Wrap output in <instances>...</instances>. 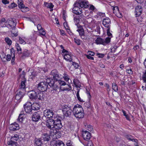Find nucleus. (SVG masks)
Segmentation results:
<instances>
[{"label":"nucleus","instance_id":"f257e3e1","mask_svg":"<svg viewBox=\"0 0 146 146\" xmlns=\"http://www.w3.org/2000/svg\"><path fill=\"white\" fill-rule=\"evenodd\" d=\"M30 92L31 93L29 94V96L31 99H37L38 101H40L41 102L44 100L45 95L43 92L35 89Z\"/></svg>","mask_w":146,"mask_h":146},{"label":"nucleus","instance_id":"f03ea898","mask_svg":"<svg viewBox=\"0 0 146 146\" xmlns=\"http://www.w3.org/2000/svg\"><path fill=\"white\" fill-rule=\"evenodd\" d=\"M62 78L61 74L57 76L53 77L52 78H47L48 82H50V85L52 86L53 90H51L52 92L53 91V92H54V90L56 91L57 90L58 88L57 83Z\"/></svg>","mask_w":146,"mask_h":146},{"label":"nucleus","instance_id":"7ed1b4c3","mask_svg":"<svg viewBox=\"0 0 146 146\" xmlns=\"http://www.w3.org/2000/svg\"><path fill=\"white\" fill-rule=\"evenodd\" d=\"M73 115L76 118H82L84 116L83 110L81 105L77 104L74 106L72 110Z\"/></svg>","mask_w":146,"mask_h":146},{"label":"nucleus","instance_id":"20e7f679","mask_svg":"<svg viewBox=\"0 0 146 146\" xmlns=\"http://www.w3.org/2000/svg\"><path fill=\"white\" fill-rule=\"evenodd\" d=\"M72 105L67 103L62 106V111L63 116L66 117H70L71 115L72 110Z\"/></svg>","mask_w":146,"mask_h":146},{"label":"nucleus","instance_id":"39448f33","mask_svg":"<svg viewBox=\"0 0 146 146\" xmlns=\"http://www.w3.org/2000/svg\"><path fill=\"white\" fill-rule=\"evenodd\" d=\"M46 80V82L42 81L40 82L38 84L37 86L35 87L34 89L44 92L47 90L48 87V85L52 88V86H51L50 85V82H48L47 78Z\"/></svg>","mask_w":146,"mask_h":146},{"label":"nucleus","instance_id":"423d86ee","mask_svg":"<svg viewBox=\"0 0 146 146\" xmlns=\"http://www.w3.org/2000/svg\"><path fill=\"white\" fill-rule=\"evenodd\" d=\"M54 118H49L46 121V126L47 128L50 130V133L52 134V133H53L56 136L57 134H58V133H57V131L56 130L53 129L54 128Z\"/></svg>","mask_w":146,"mask_h":146},{"label":"nucleus","instance_id":"0eeeda50","mask_svg":"<svg viewBox=\"0 0 146 146\" xmlns=\"http://www.w3.org/2000/svg\"><path fill=\"white\" fill-rule=\"evenodd\" d=\"M62 118L61 117L58 116L56 118L54 116V128L57 129H60L62 127L61 119Z\"/></svg>","mask_w":146,"mask_h":146},{"label":"nucleus","instance_id":"6e6552de","mask_svg":"<svg viewBox=\"0 0 146 146\" xmlns=\"http://www.w3.org/2000/svg\"><path fill=\"white\" fill-rule=\"evenodd\" d=\"M110 42V38L108 37L105 39H103L100 37H98L96 40V43L97 44H102L106 45Z\"/></svg>","mask_w":146,"mask_h":146},{"label":"nucleus","instance_id":"1a4fd4ad","mask_svg":"<svg viewBox=\"0 0 146 146\" xmlns=\"http://www.w3.org/2000/svg\"><path fill=\"white\" fill-rule=\"evenodd\" d=\"M19 138V135L17 134H15L14 136L11 137L10 140L7 141V143L8 145H10V146H16L17 144L16 141Z\"/></svg>","mask_w":146,"mask_h":146},{"label":"nucleus","instance_id":"9d476101","mask_svg":"<svg viewBox=\"0 0 146 146\" xmlns=\"http://www.w3.org/2000/svg\"><path fill=\"white\" fill-rule=\"evenodd\" d=\"M43 115L42 112L40 111L34 112L32 115V121L35 122L38 121Z\"/></svg>","mask_w":146,"mask_h":146},{"label":"nucleus","instance_id":"9b49d317","mask_svg":"<svg viewBox=\"0 0 146 146\" xmlns=\"http://www.w3.org/2000/svg\"><path fill=\"white\" fill-rule=\"evenodd\" d=\"M25 92L24 90L19 89L15 92V99L17 100H21L25 96Z\"/></svg>","mask_w":146,"mask_h":146},{"label":"nucleus","instance_id":"f8f14e48","mask_svg":"<svg viewBox=\"0 0 146 146\" xmlns=\"http://www.w3.org/2000/svg\"><path fill=\"white\" fill-rule=\"evenodd\" d=\"M75 5H78L79 6L82 8H87L88 7V3L86 0H80L76 2Z\"/></svg>","mask_w":146,"mask_h":146},{"label":"nucleus","instance_id":"ddd939ff","mask_svg":"<svg viewBox=\"0 0 146 146\" xmlns=\"http://www.w3.org/2000/svg\"><path fill=\"white\" fill-rule=\"evenodd\" d=\"M43 114L44 116L48 118H54V116H55L53 111L50 110L46 109L45 110Z\"/></svg>","mask_w":146,"mask_h":146},{"label":"nucleus","instance_id":"4468645a","mask_svg":"<svg viewBox=\"0 0 146 146\" xmlns=\"http://www.w3.org/2000/svg\"><path fill=\"white\" fill-rule=\"evenodd\" d=\"M23 107L25 112L27 113H30L31 112L32 109V104L29 102H27L24 105Z\"/></svg>","mask_w":146,"mask_h":146},{"label":"nucleus","instance_id":"2eb2a0df","mask_svg":"<svg viewBox=\"0 0 146 146\" xmlns=\"http://www.w3.org/2000/svg\"><path fill=\"white\" fill-rule=\"evenodd\" d=\"M76 2L74 4V7L73 8V12L77 15H79L82 13V9L80 8L78 5H75Z\"/></svg>","mask_w":146,"mask_h":146},{"label":"nucleus","instance_id":"dca6fc26","mask_svg":"<svg viewBox=\"0 0 146 146\" xmlns=\"http://www.w3.org/2000/svg\"><path fill=\"white\" fill-rule=\"evenodd\" d=\"M82 136L84 139L86 141H88L91 137V134L89 131H82Z\"/></svg>","mask_w":146,"mask_h":146},{"label":"nucleus","instance_id":"f3484780","mask_svg":"<svg viewBox=\"0 0 146 146\" xmlns=\"http://www.w3.org/2000/svg\"><path fill=\"white\" fill-rule=\"evenodd\" d=\"M136 17H138L141 15L143 11L142 7L141 5L137 6L135 8Z\"/></svg>","mask_w":146,"mask_h":146},{"label":"nucleus","instance_id":"a211bd4d","mask_svg":"<svg viewBox=\"0 0 146 146\" xmlns=\"http://www.w3.org/2000/svg\"><path fill=\"white\" fill-rule=\"evenodd\" d=\"M19 129V125L15 122L11 124L9 127V129L12 131H15Z\"/></svg>","mask_w":146,"mask_h":146},{"label":"nucleus","instance_id":"6ab92c4d","mask_svg":"<svg viewBox=\"0 0 146 146\" xmlns=\"http://www.w3.org/2000/svg\"><path fill=\"white\" fill-rule=\"evenodd\" d=\"M7 22L8 25L12 28H14L16 25V22L15 20H13V19H11V20L7 19Z\"/></svg>","mask_w":146,"mask_h":146},{"label":"nucleus","instance_id":"aec40b11","mask_svg":"<svg viewBox=\"0 0 146 146\" xmlns=\"http://www.w3.org/2000/svg\"><path fill=\"white\" fill-rule=\"evenodd\" d=\"M102 24L105 27L107 28H110L111 24L110 19H104Z\"/></svg>","mask_w":146,"mask_h":146},{"label":"nucleus","instance_id":"412c9836","mask_svg":"<svg viewBox=\"0 0 146 146\" xmlns=\"http://www.w3.org/2000/svg\"><path fill=\"white\" fill-rule=\"evenodd\" d=\"M42 139L44 141H48L50 139V135L47 133H43L42 135Z\"/></svg>","mask_w":146,"mask_h":146},{"label":"nucleus","instance_id":"4be33fe9","mask_svg":"<svg viewBox=\"0 0 146 146\" xmlns=\"http://www.w3.org/2000/svg\"><path fill=\"white\" fill-rule=\"evenodd\" d=\"M26 82V80H24L22 81L21 85L19 86V89L21 90H24L25 92V91L26 85L25 83Z\"/></svg>","mask_w":146,"mask_h":146},{"label":"nucleus","instance_id":"5701e85b","mask_svg":"<svg viewBox=\"0 0 146 146\" xmlns=\"http://www.w3.org/2000/svg\"><path fill=\"white\" fill-rule=\"evenodd\" d=\"M44 5L47 8H49L51 9L50 11H52L53 10V8L54 5L51 3H47L44 2Z\"/></svg>","mask_w":146,"mask_h":146},{"label":"nucleus","instance_id":"b1692460","mask_svg":"<svg viewBox=\"0 0 146 146\" xmlns=\"http://www.w3.org/2000/svg\"><path fill=\"white\" fill-rule=\"evenodd\" d=\"M69 54V52L68 53L65 54L64 55V58L66 61L71 62L72 61V59Z\"/></svg>","mask_w":146,"mask_h":146},{"label":"nucleus","instance_id":"393cba45","mask_svg":"<svg viewBox=\"0 0 146 146\" xmlns=\"http://www.w3.org/2000/svg\"><path fill=\"white\" fill-rule=\"evenodd\" d=\"M32 107L33 110H37L40 109V105L37 103H35L32 104Z\"/></svg>","mask_w":146,"mask_h":146},{"label":"nucleus","instance_id":"a878e982","mask_svg":"<svg viewBox=\"0 0 146 146\" xmlns=\"http://www.w3.org/2000/svg\"><path fill=\"white\" fill-rule=\"evenodd\" d=\"M24 114L22 113L21 112L19 114L17 119V121L18 122L21 123L22 122L24 119Z\"/></svg>","mask_w":146,"mask_h":146},{"label":"nucleus","instance_id":"bb28decb","mask_svg":"<svg viewBox=\"0 0 146 146\" xmlns=\"http://www.w3.org/2000/svg\"><path fill=\"white\" fill-rule=\"evenodd\" d=\"M125 137L129 141H131L133 142H135L137 143V140L136 139H134L133 138V137L130 135H126L125 136Z\"/></svg>","mask_w":146,"mask_h":146},{"label":"nucleus","instance_id":"cd10ccee","mask_svg":"<svg viewBox=\"0 0 146 146\" xmlns=\"http://www.w3.org/2000/svg\"><path fill=\"white\" fill-rule=\"evenodd\" d=\"M74 20L75 25L78 28L79 27V26H82L80 25V23L82 22L81 19H74Z\"/></svg>","mask_w":146,"mask_h":146},{"label":"nucleus","instance_id":"c85d7f7f","mask_svg":"<svg viewBox=\"0 0 146 146\" xmlns=\"http://www.w3.org/2000/svg\"><path fill=\"white\" fill-rule=\"evenodd\" d=\"M78 28V29L77 30V31L79 32L80 36L84 35L85 33L82 26H79V27Z\"/></svg>","mask_w":146,"mask_h":146},{"label":"nucleus","instance_id":"c756f323","mask_svg":"<svg viewBox=\"0 0 146 146\" xmlns=\"http://www.w3.org/2000/svg\"><path fill=\"white\" fill-rule=\"evenodd\" d=\"M30 55V53L29 51L27 50H25L23 51L21 57L22 58H24L25 57H28Z\"/></svg>","mask_w":146,"mask_h":146},{"label":"nucleus","instance_id":"7c9ffc66","mask_svg":"<svg viewBox=\"0 0 146 146\" xmlns=\"http://www.w3.org/2000/svg\"><path fill=\"white\" fill-rule=\"evenodd\" d=\"M35 146H41L42 144L41 140L40 139L35 138Z\"/></svg>","mask_w":146,"mask_h":146},{"label":"nucleus","instance_id":"2f4dec72","mask_svg":"<svg viewBox=\"0 0 146 146\" xmlns=\"http://www.w3.org/2000/svg\"><path fill=\"white\" fill-rule=\"evenodd\" d=\"M96 17L95 18H102L104 17H105V13L99 12L97 14V15L96 16Z\"/></svg>","mask_w":146,"mask_h":146},{"label":"nucleus","instance_id":"473e14b6","mask_svg":"<svg viewBox=\"0 0 146 146\" xmlns=\"http://www.w3.org/2000/svg\"><path fill=\"white\" fill-rule=\"evenodd\" d=\"M37 74V72L35 71H33L31 72V74L30 75V78L33 79L35 78Z\"/></svg>","mask_w":146,"mask_h":146},{"label":"nucleus","instance_id":"72a5a7b5","mask_svg":"<svg viewBox=\"0 0 146 146\" xmlns=\"http://www.w3.org/2000/svg\"><path fill=\"white\" fill-rule=\"evenodd\" d=\"M112 89L114 91L117 92L118 91V86L117 84L115 83H113L112 84Z\"/></svg>","mask_w":146,"mask_h":146},{"label":"nucleus","instance_id":"f704fd0d","mask_svg":"<svg viewBox=\"0 0 146 146\" xmlns=\"http://www.w3.org/2000/svg\"><path fill=\"white\" fill-rule=\"evenodd\" d=\"M63 75V78L66 81H68L70 79L69 76L65 72L64 73Z\"/></svg>","mask_w":146,"mask_h":146},{"label":"nucleus","instance_id":"c9c22d12","mask_svg":"<svg viewBox=\"0 0 146 146\" xmlns=\"http://www.w3.org/2000/svg\"><path fill=\"white\" fill-rule=\"evenodd\" d=\"M5 42L7 43V44L10 46L12 43V41L9 37H6L5 39Z\"/></svg>","mask_w":146,"mask_h":146},{"label":"nucleus","instance_id":"e433bc0d","mask_svg":"<svg viewBox=\"0 0 146 146\" xmlns=\"http://www.w3.org/2000/svg\"><path fill=\"white\" fill-rule=\"evenodd\" d=\"M122 112L123 113V115L125 116V117L126 118V119L129 121L130 120V117L129 115L127 114L125 111L124 110H122Z\"/></svg>","mask_w":146,"mask_h":146},{"label":"nucleus","instance_id":"4c0bfd02","mask_svg":"<svg viewBox=\"0 0 146 146\" xmlns=\"http://www.w3.org/2000/svg\"><path fill=\"white\" fill-rule=\"evenodd\" d=\"M78 91L76 93V96L78 100L80 102H84V101H83L80 98V96H79V92H80V90L78 89Z\"/></svg>","mask_w":146,"mask_h":146},{"label":"nucleus","instance_id":"58836bf2","mask_svg":"<svg viewBox=\"0 0 146 146\" xmlns=\"http://www.w3.org/2000/svg\"><path fill=\"white\" fill-rule=\"evenodd\" d=\"M142 78L143 82L146 83V70L143 72Z\"/></svg>","mask_w":146,"mask_h":146},{"label":"nucleus","instance_id":"ea45409f","mask_svg":"<svg viewBox=\"0 0 146 146\" xmlns=\"http://www.w3.org/2000/svg\"><path fill=\"white\" fill-rule=\"evenodd\" d=\"M15 46L16 47L17 51L19 52L20 51L21 52L22 51V49L21 48L20 45L18 43H16L15 44ZM20 53H21V52H20Z\"/></svg>","mask_w":146,"mask_h":146},{"label":"nucleus","instance_id":"a19ab883","mask_svg":"<svg viewBox=\"0 0 146 146\" xmlns=\"http://www.w3.org/2000/svg\"><path fill=\"white\" fill-rule=\"evenodd\" d=\"M58 140L57 139L56 140L53 139L50 142V145L51 146H56Z\"/></svg>","mask_w":146,"mask_h":146},{"label":"nucleus","instance_id":"79ce46f5","mask_svg":"<svg viewBox=\"0 0 146 146\" xmlns=\"http://www.w3.org/2000/svg\"><path fill=\"white\" fill-rule=\"evenodd\" d=\"M57 83L58 86L59 84L61 86H65L66 85V83L64 81L61 80V79Z\"/></svg>","mask_w":146,"mask_h":146},{"label":"nucleus","instance_id":"37998d69","mask_svg":"<svg viewBox=\"0 0 146 146\" xmlns=\"http://www.w3.org/2000/svg\"><path fill=\"white\" fill-rule=\"evenodd\" d=\"M18 31H17V30L15 29V28L12 29L11 33L13 34L15 36H16L18 35Z\"/></svg>","mask_w":146,"mask_h":146},{"label":"nucleus","instance_id":"c03bdc74","mask_svg":"<svg viewBox=\"0 0 146 146\" xmlns=\"http://www.w3.org/2000/svg\"><path fill=\"white\" fill-rule=\"evenodd\" d=\"M58 73H59V72L58 70L56 69H54L51 71L50 73V75L53 76Z\"/></svg>","mask_w":146,"mask_h":146},{"label":"nucleus","instance_id":"a18cd8bd","mask_svg":"<svg viewBox=\"0 0 146 146\" xmlns=\"http://www.w3.org/2000/svg\"><path fill=\"white\" fill-rule=\"evenodd\" d=\"M110 28H108L107 30V33L109 37L110 38H111L112 37V34L110 32Z\"/></svg>","mask_w":146,"mask_h":146},{"label":"nucleus","instance_id":"49530a36","mask_svg":"<svg viewBox=\"0 0 146 146\" xmlns=\"http://www.w3.org/2000/svg\"><path fill=\"white\" fill-rule=\"evenodd\" d=\"M66 144L67 146H74L73 142L70 140L67 141Z\"/></svg>","mask_w":146,"mask_h":146},{"label":"nucleus","instance_id":"de8ad7c7","mask_svg":"<svg viewBox=\"0 0 146 146\" xmlns=\"http://www.w3.org/2000/svg\"><path fill=\"white\" fill-rule=\"evenodd\" d=\"M64 144L62 141H58V142L56 146H64Z\"/></svg>","mask_w":146,"mask_h":146},{"label":"nucleus","instance_id":"09e8293b","mask_svg":"<svg viewBox=\"0 0 146 146\" xmlns=\"http://www.w3.org/2000/svg\"><path fill=\"white\" fill-rule=\"evenodd\" d=\"M86 93L88 96V100H90L91 98V96L90 94V90L86 89Z\"/></svg>","mask_w":146,"mask_h":146},{"label":"nucleus","instance_id":"8fccbe9b","mask_svg":"<svg viewBox=\"0 0 146 146\" xmlns=\"http://www.w3.org/2000/svg\"><path fill=\"white\" fill-rule=\"evenodd\" d=\"M90 100H89V101L88 102L85 103L84 104V106L87 108H89L90 106L91 105L90 102Z\"/></svg>","mask_w":146,"mask_h":146},{"label":"nucleus","instance_id":"3c124183","mask_svg":"<svg viewBox=\"0 0 146 146\" xmlns=\"http://www.w3.org/2000/svg\"><path fill=\"white\" fill-rule=\"evenodd\" d=\"M72 64L73 66H74V68L75 69H77L79 66V65L77 63L75 62H72Z\"/></svg>","mask_w":146,"mask_h":146},{"label":"nucleus","instance_id":"603ef678","mask_svg":"<svg viewBox=\"0 0 146 146\" xmlns=\"http://www.w3.org/2000/svg\"><path fill=\"white\" fill-rule=\"evenodd\" d=\"M40 31L39 32V35H40V36H45L46 33L45 31L42 29V31Z\"/></svg>","mask_w":146,"mask_h":146},{"label":"nucleus","instance_id":"864d4df0","mask_svg":"<svg viewBox=\"0 0 146 146\" xmlns=\"http://www.w3.org/2000/svg\"><path fill=\"white\" fill-rule=\"evenodd\" d=\"M19 42L21 44H25L26 43L25 41L21 37H19Z\"/></svg>","mask_w":146,"mask_h":146},{"label":"nucleus","instance_id":"5fc2aeb1","mask_svg":"<svg viewBox=\"0 0 146 146\" xmlns=\"http://www.w3.org/2000/svg\"><path fill=\"white\" fill-rule=\"evenodd\" d=\"M64 20L65 21V22L64 23V27L66 29H68L69 28V27L68 24L67 22L66 21V19H64Z\"/></svg>","mask_w":146,"mask_h":146},{"label":"nucleus","instance_id":"6e6d98bb","mask_svg":"<svg viewBox=\"0 0 146 146\" xmlns=\"http://www.w3.org/2000/svg\"><path fill=\"white\" fill-rule=\"evenodd\" d=\"M74 42L78 45H79L80 44V40L79 39L75 38L74 40Z\"/></svg>","mask_w":146,"mask_h":146},{"label":"nucleus","instance_id":"4d7b16f0","mask_svg":"<svg viewBox=\"0 0 146 146\" xmlns=\"http://www.w3.org/2000/svg\"><path fill=\"white\" fill-rule=\"evenodd\" d=\"M11 55L12 56H14V55H15V50H14V48H12L11 49Z\"/></svg>","mask_w":146,"mask_h":146},{"label":"nucleus","instance_id":"13d9d810","mask_svg":"<svg viewBox=\"0 0 146 146\" xmlns=\"http://www.w3.org/2000/svg\"><path fill=\"white\" fill-rule=\"evenodd\" d=\"M19 7L20 8H21V9H23L25 8L27 9L28 8L27 7H25L24 5L23 4V3L20 5H18Z\"/></svg>","mask_w":146,"mask_h":146},{"label":"nucleus","instance_id":"bf43d9fd","mask_svg":"<svg viewBox=\"0 0 146 146\" xmlns=\"http://www.w3.org/2000/svg\"><path fill=\"white\" fill-rule=\"evenodd\" d=\"M15 55H14L12 57V59L11 60V63L12 65H14L15 64Z\"/></svg>","mask_w":146,"mask_h":146},{"label":"nucleus","instance_id":"052dcab7","mask_svg":"<svg viewBox=\"0 0 146 146\" xmlns=\"http://www.w3.org/2000/svg\"><path fill=\"white\" fill-rule=\"evenodd\" d=\"M68 86H69V88H64L62 90L63 91H69L72 89L71 86L70 84H68Z\"/></svg>","mask_w":146,"mask_h":146},{"label":"nucleus","instance_id":"680f3d73","mask_svg":"<svg viewBox=\"0 0 146 146\" xmlns=\"http://www.w3.org/2000/svg\"><path fill=\"white\" fill-rule=\"evenodd\" d=\"M37 28L38 30L42 31L43 29L42 27L40 24H38L37 25Z\"/></svg>","mask_w":146,"mask_h":146},{"label":"nucleus","instance_id":"e2e57ef3","mask_svg":"<svg viewBox=\"0 0 146 146\" xmlns=\"http://www.w3.org/2000/svg\"><path fill=\"white\" fill-rule=\"evenodd\" d=\"M62 15L63 18H66L67 17V16L66 14V12L65 11H63L62 12Z\"/></svg>","mask_w":146,"mask_h":146},{"label":"nucleus","instance_id":"0e129e2a","mask_svg":"<svg viewBox=\"0 0 146 146\" xmlns=\"http://www.w3.org/2000/svg\"><path fill=\"white\" fill-rule=\"evenodd\" d=\"M126 72L128 74H133V72L131 69L127 70V69Z\"/></svg>","mask_w":146,"mask_h":146},{"label":"nucleus","instance_id":"69168bd1","mask_svg":"<svg viewBox=\"0 0 146 146\" xmlns=\"http://www.w3.org/2000/svg\"><path fill=\"white\" fill-rule=\"evenodd\" d=\"M7 20L6 19H1L0 22L1 23H7Z\"/></svg>","mask_w":146,"mask_h":146},{"label":"nucleus","instance_id":"338daca9","mask_svg":"<svg viewBox=\"0 0 146 146\" xmlns=\"http://www.w3.org/2000/svg\"><path fill=\"white\" fill-rule=\"evenodd\" d=\"M100 28L99 26H97L96 27V31L99 34H100Z\"/></svg>","mask_w":146,"mask_h":146},{"label":"nucleus","instance_id":"774afa93","mask_svg":"<svg viewBox=\"0 0 146 146\" xmlns=\"http://www.w3.org/2000/svg\"><path fill=\"white\" fill-rule=\"evenodd\" d=\"M87 146H94L93 143L91 141H89L88 142L87 144Z\"/></svg>","mask_w":146,"mask_h":146}]
</instances>
